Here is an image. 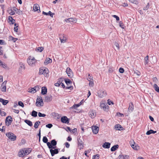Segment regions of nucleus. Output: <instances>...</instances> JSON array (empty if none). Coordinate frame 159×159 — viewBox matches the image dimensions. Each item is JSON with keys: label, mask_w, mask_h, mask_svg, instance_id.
<instances>
[{"label": "nucleus", "mask_w": 159, "mask_h": 159, "mask_svg": "<svg viewBox=\"0 0 159 159\" xmlns=\"http://www.w3.org/2000/svg\"><path fill=\"white\" fill-rule=\"evenodd\" d=\"M49 71L48 69L45 67H42L39 68V75H43L45 77L49 76Z\"/></svg>", "instance_id": "nucleus-1"}, {"label": "nucleus", "mask_w": 159, "mask_h": 159, "mask_svg": "<svg viewBox=\"0 0 159 159\" xmlns=\"http://www.w3.org/2000/svg\"><path fill=\"white\" fill-rule=\"evenodd\" d=\"M44 103L42 97L41 96H38L36 102V106L37 107H42Z\"/></svg>", "instance_id": "nucleus-2"}, {"label": "nucleus", "mask_w": 159, "mask_h": 159, "mask_svg": "<svg viewBox=\"0 0 159 159\" xmlns=\"http://www.w3.org/2000/svg\"><path fill=\"white\" fill-rule=\"evenodd\" d=\"M6 136L11 140L12 141H14L16 140V136L13 133L9 132L6 134Z\"/></svg>", "instance_id": "nucleus-3"}, {"label": "nucleus", "mask_w": 159, "mask_h": 159, "mask_svg": "<svg viewBox=\"0 0 159 159\" xmlns=\"http://www.w3.org/2000/svg\"><path fill=\"white\" fill-rule=\"evenodd\" d=\"M98 95L99 97L102 98L106 96L107 93L104 90H100L98 91Z\"/></svg>", "instance_id": "nucleus-4"}, {"label": "nucleus", "mask_w": 159, "mask_h": 159, "mask_svg": "<svg viewBox=\"0 0 159 159\" xmlns=\"http://www.w3.org/2000/svg\"><path fill=\"white\" fill-rule=\"evenodd\" d=\"M12 118L11 116H8L5 119V123L6 125L7 126H9L12 121Z\"/></svg>", "instance_id": "nucleus-5"}, {"label": "nucleus", "mask_w": 159, "mask_h": 159, "mask_svg": "<svg viewBox=\"0 0 159 159\" xmlns=\"http://www.w3.org/2000/svg\"><path fill=\"white\" fill-rule=\"evenodd\" d=\"M27 61L29 65L32 66H35V63L36 62V60L34 57L32 59L29 58Z\"/></svg>", "instance_id": "nucleus-6"}, {"label": "nucleus", "mask_w": 159, "mask_h": 159, "mask_svg": "<svg viewBox=\"0 0 159 159\" xmlns=\"http://www.w3.org/2000/svg\"><path fill=\"white\" fill-rule=\"evenodd\" d=\"M100 107L101 108H103L104 110L106 111L109 107L107 105L106 102L103 103V102H100Z\"/></svg>", "instance_id": "nucleus-7"}, {"label": "nucleus", "mask_w": 159, "mask_h": 159, "mask_svg": "<svg viewBox=\"0 0 159 159\" xmlns=\"http://www.w3.org/2000/svg\"><path fill=\"white\" fill-rule=\"evenodd\" d=\"M68 76L70 78H72L73 76V73L69 67L67 68L66 70Z\"/></svg>", "instance_id": "nucleus-8"}, {"label": "nucleus", "mask_w": 159, "mask_h": 159, "mask_svg": "<svg viewBox=\"0 0 159 159\" xmlns=\"http://www.w3.org/2000/svg\"><path fill=\"white\" fill-rule=\"evenodd\" d=\"M60 149L59 148L54 149V150L51 149L50 150V152L52 156H54L55 154H58L59 152V150Z\"/></svg>", "instance_id": "nucleus-9"}, {"label": "nucleus", "mask_w": 159, "mask_h": 159, "mask_svg": "<svg viewBox=\"0 0 159 159\" xmlns=\"http://www.w3.org/2000/svg\"><path fill=\"white\" fill-rule=\"evenodd\" d=\"M61 121L64 123L68 124L69 122V120L66 116H64L61 118Z\"/></svg>", "instance_id": "nucleus-10"}, {"label": "nucleus", "mask_w": 159, "mask_h": 159, "mask_svg": "<svg viewBox=\"0 0 159 159\" xmlns=\"http://www.w3.org/2000/svg\"><path fill=\"white\" fill-rule=\"evenodd\" d=\"M78 144L79 148L80 149H83L84 147V144L81 139L80 138L77 139Z\"/></svg>", "instance_id": "nucleus-11"}, {"label": "nucleus", "mask_w": 159, "mask_h": 159, "mask_svg": "<svg viewBox=\"0 0 159 159\" xmlns=\"http://www.w3.org/2000/svg\"><path fill=\"white\" fill-rule=\"evenodd\" d=\"M7 82V81H5L2 83L1 85V89L2 92H6V84Z\"/></svg>", "instance_id": "nucleus-12"}, {"label": "nucleus", "mask_w": 159, "mask_h": 159, "mask_svg": "<svg viewBox=\"0 0 159 159\" xmlns=\"http://www.w3.org/2000/svg\"><path fill=\"white\" fill-rule=\"evenodd\" d=\"M59 39L61 43H65L66 40V37L64 36L63 34H61L59 35Z\"/></svg>", "instance_id": "nucleus-13"}, {"label": "nucleus", "mask_w": 159, "mask_h": 159, "mask_svg": "<svg viewBox=\"0 0 159 159\" xmlns=\"http://www.w3.org/2000/svg\"><path fill=\"white\" fill-rule=\"evenodd\" d=\"M19 66H20L18 71L20 72H21L23 70H25V67L24 65L22 62L19 63Z\"/></svg>", "instance_id": "nucleus-14"}, {"label": "nucleus", "mask_w": 159, "mask_h": 159, "mask_svg": "<svg viewBox=\"0 0 159 159\" xmlns=\"http://www.w3.org/2000/svg\"><path fill=\"white\" fill-rule=\"evenodd\" d=\"M34 11H38V12L39 13L41 11L39 5L37 4H35L34 5Z\"/></svg>", "instance_id": "nucleus-15"}, {"label": "nucleus", "mask_w": 159, "mask_h": 159, "mask_svg": "<svg viewBox=\"0 0 159 159\" xmlns=\"http://www.w3.org/2000/svg\"><path fill=\"white\" fill-rule=\"evenodd\" d=\"M66 22H73V23L74 21H76V20L75 18H70L68 19H66L65 20Z\"/></svg>", "instance_id": "nucleus-16"}, {"label": "nucleus", "mask_w": 159, "mask_h": 159, "mask_svg": "<svg viewBox=\"0 0 159 159\" xmlns=\"http://www.w3.org/2000/svg\"><path fill=\"white\" fill-rule=\"evenodd\" d=\"M99 129V127L96 126L93 127L92 128L93 132L95 134H97L98 133Z\"/></svg>", "instance_id": "nucleus-17"}, {"label": "nucleus", "mask_w": 159, "mask_h": 159, "mask_svg": "<svg viewBox=\"0 0 159 159\" xmlns=\"http://www.w3.org/2000/svg\"><path fill=\"white\" fill-rule=\"evenodd\" d=\"M25 152L24 149H23L19 152L18 156L20 157H23L25 155Z\"/></svg>", "instance_id": "nucleus-18"}, {"label": "nucleus", "mask_w": 159, "mask_h": 159, "mask_svg": "<svg viewBox=\"0 0 159 159\" xmlns=\"http://www.w3.org/2000/svg\"><path fill=\"white\" fill-rule=\"evenodd\" d=\"M47 93V89L46 87H43L42 88L41 93L43 95H45Z\"/></svg>", "instance_id": "nucleus-19"}, {"label": "nucleus", "mask_w": 159, "mask_h": 159, "mask_svg": "<svg viewBox=\"0 0 159 159\" xmlns=\"http://www.w3.org/2000/svg\"><path fill=\"white\" fill-rule=\"evenodd\" d=\"M115 129L117 130H124V128H123L119 124H117L116 125H115Z\"/></svg>", "instance_id": "nucleus-20"}, {"label": "nucleus", "mask_w": 159, "mask_h": 159, "mask_svg": "<svg viewBox=\"0 0 159 159\" xmlns=\"http://www.w3.org/2000/svg\"><path fill=\"white\" fill-rule=\"evenodd\" d=\"M42 14L45 15H49L50 16L52 17H53V16L54 14V13H52L50 11H49L48 13L44 11H43L42 12Z\"/></svg>", "instance_id": "nucleus-21"}, {"label": "nucleus", "mask_w": 159, "mask_h": 159, "mask_svg": "<svg viewBox=\"0 0 159 159\" xmlns=\"http://www.w3.org/2000/svg\"><path fill=\"white\" fill-rule=\"evenodd\" d=\"M111 144L109 142H105L102 145V147L105 148H109Z\"/></svg>", "instance_id": "nucleus-22"}, {"label": "nucleus", "mask_w": 159, "mask_h": 159, "mask_svg": "<svg viewBox=\"0 0 159 159\" xmlns=\"http://www.w3.org/2000/svg\"><path fill=\"white\" fill-rule=\"evenodd\" d=\"M52 60L49 57L47 58L44 62V63L45 65H47L49 63H51L52 62Z\"/></svg>", "instance_id": "nucleus-23"}, {"label": "nucleus", "mask_w": 159, "mask_h": 159, "mask_svg": "<svg viewBox=\"0 0 159 159\" xmlns=\"http://www.w3.org/2000/svg\"><path fill=\"white\" fill-rule=\"evenodd\" d=\"M134 105L133 102H131L129 104V107L128 109V111L129 112H132L134 110Z\"/></svg>", "instance_id": "nucleus-24"}, {"label": "nucleus", "mask_w": 159, "mask_h": 159, "mask_svg": "<svg viewBox=\"0 0 159 159\" xmlns=\"http://www.w3.org/2000/svg\"><path fill=\"white\" fill-rule=\"evenodd\" d=\"M0 102H2L3 105H6L8 103L9 101L7 100H5L2 98H0Z\"/></svg>", "instance_id": "nucleus-25"}, {"label": "nucleus", "mask_w": 159, "mask_h": 159, "mask_svg": "<svg viewBox=\"0 0 159 159\" xmlns=\"http://www.w3.org/2000/svg\"><path fill=\"white\" fill-rule=\"evenodd\" d=\"M52 99V96L51 95L49 96H46L45 98V101L47 102H51Z\"/></svg>", "instance_id": "nucleus-26"}, {"label": "nucleus", "mask_w": 159, "mask_h": 159, "mask_svg": "<svg viewBox=\"0 0 159 159\" xmlns=\"http://www.w3.org/2000/svg\"><path fill=\"white\" fill-rule=\"evenodd\" d=\"M8 19L9 20V21L8 22L9 23V21L11 22L10 23V25L13 24L15 22V20L13 19L12 17L11 16H8Z\"/></svg>", "instance_id": "nucleus-27"}, {"label": "nucleus", "mask_w": 159, "mask_h": 159, "mask_svg": "<svg viewBox=\"0 0 159 159\" xmlns=\"http://www.w3.org/2000/svg\"><path fill=\"white\" fill-rule=\"evenodd\" d=\"M119 145L118 144L112 146L111 149V150L112 152L116 150L119 148Z\"/></svg>", "instance_id": "nucleus-28"}, {"label": "nucleus", "mask_w": 159, "mask_h": 159, "mask_svg": "<svg viewBox=\"0 0 159 159\" xmlns=\"http://www.w3.org/2000/svg\"><path fill=\"white\" fill-rule=\"evenodd\" d=\"M7 11L9 14L11 15H14L15 14V12L12 9H8Z\"/></svg>", "instance_id": "nucleus-29"}, {"label": "nucleus", "mask_w": 159, "mask_h": 159, "mask_svg": "<svg viewBox=\"0 0 159 159\" xmlns=\"http://www.w3.org/2000/svg\"><path fill=\"white\" fill-rule=\"evenodd\" d=\"M28 92L33 93H36V90L35 89H34V87L29 89Z\"/></svg>", "instance_id": "nucleus-30"}, {"label": "nucleus", "mask_w": 159, "mask_h": 159, "mask_svg": "<svg viewBox=\"0 0 159 159\" xmlns=\"http://www.w3.org/2000/svg\"><path fill=\"white\" fill-rule=\"evenodd\" d=\"M24 122L30 126H31L33 125L32 122L30 120H24Z\"/></svg>", "instance_id": "nucleus-31"}, {"label": "nucleus", "mask_w": 159, "mask_h": 159, "mask_svg": "<svg viewBox=\"0 0 159 159\" xmlns=\"http://www.w3.org/2000/svg\"><path fill=\"white\" fill-rule=\"evenodd\" d=\"M156 132H157L156 131H154L152 129H150V130H148L147 131V132L146 133V134L147 135H149L151 134H154L156 133Z\"/></svg>", "instance_id": "nucleus-32"}, {"label": "nucleus", "mask_w": 159, "mask_h": 159, "mask_svg": "<svg viewBox=\"0 0 159 159\" xmlns=\"http://www.w3.org/2000/svg\"><path fill=\"white\" fill-rule=\"evenodd\" d=\"M46 143L48 148H49V149H55L56 147V146L52 147L51 145V143H50L49 142H48Z\"/></svg>", "instance_id": "nucleus-33"}, {"label": "nucleus", "mask_w": 159, "mask_h": 159, "mask_svg": "<svg viewBox=\"0 0 159 159\" xmlns=\"http://www.w3.org/2000/svg\"><path fill=\"white\" fill-rule=\"evenodd\" d=\"M51 143L52 147H55L57 145V142L55 139H54L51 141Z\"/></svg>", "instance_id": "nucleus-34"}, {"label": "nucleus", "mask_w": 159, "mask_h": 159, "mask_svg": "<svg viewBox=\"0 0 159 159\" xmlns=\"http://www.w3.org/2000/svg\"><path fill=\"white\" fill-rule=\"evenodd\" d=\"M37 112L36 111H35L33 110L31 114L32 116L34 117H36L37 116Z\"/></svg>", "instance_id": "nucleus-35"}, {"label": "nucleus", "mask_w": 159, "mask_h": 159, "mask_svg": "<svg viewBox=\"0 0 159 159\" xmlns=\"http://www.w3.org/2000/svg\"><path fill=\"white\" fill-rule=\"evenodd\" d=\"M25 152V154H27L28 155L30 153V152H31V151L30 150V148H29L28 149H25V148H24Z\"/></svg>", "instance_id": "nucleus-36"}, {"label": "nucleus", "mask_w": 159, "mask_h": 159, "mask_svg": "<svg viewBox=\"0 0 159 159\" xmlns=\"http://www.w3.org/2000/svg\"><path fill=\"white\" fill-rule=\"evenodd\" d=\"M154 88L155 90L157 92L159 93V87L158 86L157 84H155L153 85Z\"/></svg>", "instance_id": "nucleus-37"}, {"label": "nucleus", "mask_w": 159, "mask_h": 159, "mask_svg": "<svg viewBox=\"0 0 159 159\" xmlns=\"http://www.w3.org/2000/svg\"><path fill=\"white\" fill-rule=\"evenodd\" d=\"M65 82L67 85H68L69 84H70L72 83L71 81L68 79H64Z\"/></svg>", "instance_id": "nucleus-38"}, {"label": "nucleus", "mask_w": 159, "mask_h": 159, "mask_svg": "<svg viewBox=\"0 0 159 159\" xmlns=\"http://www.w3.org/2000/svg\"><path fill=\"white\" fill-rule=\"evenodd\" d=\"M40 124V122L39 121H36L34 124V127L35 129H37L38 128L39 125Z\"/></svg>", "instance_id": "nucleus-39"}, {"label": "nucleus", "mask_w": 159, "mask_h": 159, "mask_svg": "<svg viewBox=\"0 0 159 159\" xmlns=\"http://www.w3.org/2000/svg\"><path fill=\"white\" fill-rule=\"evenodd\" d=\"M134 149L137 150L139 148V146L138 145H135V144H132L131 147Z\"/></svg>", "instance_id": "nucleus-40"}, {"label": "nucleus", "mask_w": 159, "mask_h": 159, "mask_svg": "<svg viewBox=\"0 0 159 159\" xmlns=\"http://www.w3.org/2000/svg\"><path fill=\"white\" fill-rule=\"evenodd\" d=\"M80 105L78 104H74L72 107H70V109H75L77 107H79Z\"/></svg>", "instance_id": "nucleus-41"}, {"label": "nucleus", "mask_w": 159, "mask_h": 159, "mask_svg": "<svg viewBox=\"0 0 159 159\" xmlns=\"http://www.w3.org/2000/svg\"><path fill=\"white\" fill-rule=\"evenodd\" d=\"M129 1L132 3L135 4H138L139 3L138 1L137 0H129Z\"/></svg>", "instance_id": "nucleus-42"}, {"label": "nucleus", "mask_w": 159, "mask_h": 159, "mask_svg": "<svg viewBox=\"0 0 159 159\" xmlns=\"http://www.w3.org/2000/svg\"><path fill=\"white\" fill-rule=\"evenodd\" d=\"M43 143H46L48 142V139L46 136H44L43 138Z\"/></svg>", "instance_id": "nucleus-43"}, {"label": "nucleus", "mask_w": 159, "mask_h": 159, "mask_svg": "<svg viewBox=\"0 0 159 159\" xmlns=\"http://www.w3.org/2000/svg\"><path fill=\"white\" fill-rule=\"evenodd\" d=\"M89 78H87V80L91 82L93 84V80L92 79L93 78L90 76V74H89Z\"/></svg>", "instance_id": "nucleus-44"}, {"label": "nucleus", "mask_w": 159, "mask_h": 159, "mask_svg": "<svg viewBox=\"0 0 159 159\" xmlns=\"http://www.w3.org/2000/svg\"><path fill=\"white\" fill-rule=\"evenodd\" d=\"M119 25L120 27H121L122 28L124 29V25L123 24V23L122 22V21H120L119 22Z\"/></svg>", "instance_id": "nucleus-45"}, {"label": "nucleus", "mask_w": 159, "mask_h": 159, "mask_svg": "<svg viewBox=\"0 0 159 159\" xmlns=\"http://www.w3.org/2000/svg\"><path fill=\"white\" fill-rule=\"evenodd\" d=\"M145 64H147L148 62V56L147 55L144 58Z\"/></svg>", "instance_id": "nucleus-46"}, {"label": "nucleus", "mask_w": 159, "mask_h": 159, "mask_svg": "<svg viewBox=\"0 0 159 159\" xmlns=\"http://www.w3.org/2000/svg\"><path fill=\"white\" fill-rule=\"evenodd\" d=\"M38 116L39 117H44L46 116V115L45 114H42L41 112H39L38 113Z\"/></svg>", "instance_id": "nucleus-47"}, {"label": "nucleus", "mask_w": 159, "mask_h": 159, "mask_svg": "<svg viewBox=\"0 0 159 159\" xmlns=\"http://www.w3.org/2000/svg\"><path fill=\"white\" fill-rule=\"evenodd\" d=\"M134 73L136 74L138 76H140L141 75V73L140 71L137 70L134 71Z\"/></svg>", "instance_id": "nucleus-48"}, {"label": "nucleus", "mask_w": 159, "mask_h": 159, "mask_svg": "<svg viewBox=\"0 0 159 159\" xmlns=\"http://www.w3.org/2000/svg\"><path fill=\"white\" fill-rule=\"evenodd\" d=\"M37 50L39 52H41L43 50V47H38Z\"/></svg>", "instance_id": "nucleus-49"}, {"label": "nucleus", "mask_w": 159, "mask_h": 159, "mask_svg": "<svg viewBox=\"0 0 159 159\" xmlns=\"http://www.w3.org/2000/svg\"><path fill=\"white\" fill-rule=\"evenodd\" d=\"M6 43H5V41L3 40L0 39V44L1 45H6Z\"/></svg>", "instance_id": "nucleus-50"}, {"label": "nucleus", "mask_w": 159, "mask_h": 159, "mask_svg": "<svg viewBox=\"0 0 159 159\" xmlns=\"http://www.w3.org/2000/svg\"><path fill=\"white\" fill-rule=\"evenodd\" d=\"M18 104L19 106H21L22 107H24V103L21 101H19L18 102Z\"/></svg>", "instance_id": "nucleus-51"}, {"label": "nucleus", "mask_w": 159, "mask_h": 159, "mask_svg": "<svg viewBox=\"0 0 159 159\" xmlns=\"http://www.w3.org/2000/svg\"><path fill=\"white\" fill-rule=\"evenodd\" d=\"M149 7V3H148L146 6L143 8L144 10H148Z\"/></svg>", "instance_id": "nucleus-52"}, {"label": "nucleus", "mask_w": 159, "mask_h": 159, "mask_svg": "<svg viewBox=\"0 0 159 159\" xmlns=\"http://www.w3.org/2000/svg\"><path fill=\"white\" fill-rule=\"evenodd\" d=\"M107 103L109 105H110L111 104H112L113 105L114 104L113 102L111 101H110L109 99H108L107 100Z\"/></svg>", "instance_id": "nucleus-53"}, {"label": "nucleus", "mask_w": 159, "mask_h": 159, "mask_svg": "<svg viewBox=\"0 0 159 159\" xmlns=\"http://www.w3.org/2000/svg\"><path fill=\"white\" fill-rule=\"evenodd\" d=\"M99 155L98 154H96L93 156V159H99Z\"/></svg>", "instance_id": "nucleus-54"}, {"label": "nucleus", "mask_w": 159, "mask_h": 159, "mask_svg": "<svg viewBox=\"0 0 159 159\" xmlns=\"http://www.w3.org/2000/svg\"><path fill=\"white\" fill-rule=\"evenodd\" d=\"M34 87V89H35V90H36V92L39 91L40 89V87H39V86H35Z\"/></svg>", "instance_id": "nucleus-55"}, {"label": "nucleus", "mask_w": 159, "mask_h": 159, "mask_svg": "<svg viewBox=\"0 0 159 159\" xmlns=\"http://www.w3.org/2000/svg\"><path fill=\"white\" fill-rule=\"evenodd\" d=\"M112 17L115 18L117 21H119L120 20L119 17L116 15H113Z\"/></svg>", "instance_id": "nucleus-56"}, {"label": "nucleus", "mask_w": 159, "mask_h": 159, "mask_svg": "<svg viewBox=\"0 0 159 159\" xmlns=\"http://www.w3.org/2000/svg\"><path fill=\"white\" fill-rule=\"evenodd\" d=\"M46 126L47 128H51L52 126V125L51 124H48L47 125H46Z\"/></svg>", "instance_id": "nucleus-57"}, {"label": "nucleus", "mask_w": 159, "mask_h": 159, "mask_svg": "<svg viewBox=\"0 0 159 159\" xmlns=\"http://www.w3.org/2000/svg\"><path fill=\"white\" fill-rule=\"evenodd\" d=\"M115 45L117 48V49L119 50L120 49V46L119 43L117 42H115Z\"/></svg>", "instance_id": "nucleus-58"}, {"label": "nucleus", "mask_w": 159, "mask_h": 159, "mask_svg": "<svg viewBox=\"0 0 159 159\" xmlns=\"http://www.w3.org/2000/svg\"><path fill=\"white\" fill-rule=\"evenodd\" d=\"M119 71L120 73H122L124 72V70L123 68L120 67L119 69Z\"/></svg>", "instance_id": "nucleus-59"}, {"label": "nucleus", "mask_w": 159, "mask_h": 159, "mask_svg": "<svg viewBox=\"0 0 159 159\" xmlns=\"http://www.w3.org/2000/svg\"><path fill=\"white\" fill-rule=\"evenodd\" d=\"M122 155L125 159H128L129 158V156L128 155Z\"/></svg>", "instance_id": "nucleus-60"}, {"label": "nucleus", "mask_w": 159, "mask_h": 159, "mask_svg": "<svg viewBox=\"0 0 159 159\" xmlns=\"http://www.w3.org/2000/svg\"><path fill=\"white\" fill-rule=\"evenodd\" d=\"M1 66H2L4 68H6L7 67V64L5 63H3V62Z\"/></svg>", "instance_id": "nucleus-61"}, {"label": "nucleus", "mask_w": 159, "mask_h": 159, "mask_svg": "<svg viewBox=\"0 0 159 159\" xmlns=\"http://www.w3.org/2000/svg\"><path fill=\"white\" fill-rule=\"evenodd\" d=\"M18 25H17L16 26V27H15L14 28V31L16 32H17L18 30Z\"/></svg>", "instance_id": "nucleus-62"}, {"label": "nucleus", "mask_w": 159, "mask_h": 159, "mask_svg": "<svg viewBox=\"0 0 159 159\" xmlns=\"http://www.w3.org/2000/svg\"><path fill=\"white\" fill-rule=\"evenodd\" d=\"M64 80V79L63 78L61 77L59 79V82L62 83V82Z\"/></svg>", "instance_id": "nucleus-63"}, {"label": "nucleus", "mask_w": 159, "mask_h": 159, "mask_svg": "<svg viewBox=\"0 0 159 159\" xmlns=\"http://www.w3.org/2000/svg\"><path fill=\"white\" fill-rule=\"evenodd\" d=\"M11 39L13 41V42H16V41L18 39L17 38H14L12 36H11Z\"/></svg>", "instance_id": "nucleus-64"}]
</instances>
